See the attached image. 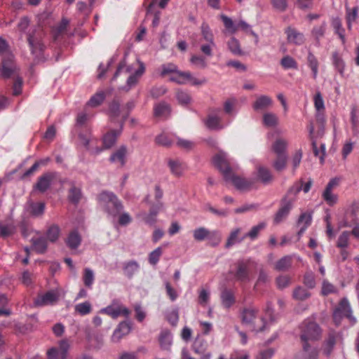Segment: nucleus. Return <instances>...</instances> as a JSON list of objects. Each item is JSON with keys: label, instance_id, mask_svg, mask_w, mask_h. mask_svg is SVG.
<instances>
[{"label": "nucleus", "instance_id": "nucleus-1", "mask_svg": "<svg viewBox=\"0 0 359 359\" xmlns=\"http://www.w3.org/2000/svg\"><path fill=\"white\" fill-rule=\"evenodd\" d=\"M100 206L114 217L118 216L123 210V205L117 196L111 192L103 191L97 196Z\"/></svg>", "mask_w": 359, "mask_h": 359}, {"label": "nucleus", "instance_id": "nucleus-2", "mask_svg": "<svg viewBox=\"0 0 359 359\" xmlns=\"http://www.w3.org/2000/svg\"><path fill=\"white\" fill-rule=\"evenodd\" d=\"M300 338L303 343V350L307 351L309 341L319 339L321 330L316 323L311 320H304L300 326Z\"/></svg>", "mask_w": 359, "mask_h": 359}, {"label": "nucleus", "instance_id": "nucleus-3", "mask_svg": "<svg viewBox=\"0 0 359 359\" xmlns=\"http://www.w3.org/2000/svg\"><path fill=\"white\" fill-rule=\"evenodd\" d=\"M257 309L250 307L245 309L241 313L242 323L248 327L251 331L261 332L265 330L266 323L263 318L259 319L262 325H256L255 320L257 319Z\"/></svg>", "mask_w": 359, "mask_h": 359}, {"label": "nucleus", "instance_id": "nucleus-4", "mask_svg": "<svg viewBox=\"0 0 359 359\" xmlns=\"http://www.w3.org/2000/svg\"><path fill=\"white\" fill-rule=\"evenodd\" d=\"M170 80L180 85L190 83L193 86H201L207 82L205 78L199 79L195 78L190 72H182L178 69L170 77Z\"/></svg>", "mask_w": 359, "mask_h": 359}, {"label": "nucleus", "instance_id": "nucleus-5", "mask_svg": "<svg viewBox=\"0 0 359 359\" xmlns=\"http://www.w3.org/2000/svg\"><path fill=\"white\" fill-rule=\"evenodd\" d=\"M99 313L107 314L113 319H116L121 315L128 317L130 311L119 300L114 299L109 306L101 309Z\"/></svg>", "mask_w": 359, "mask_h": 359}, {"label": "nucleus", "instance_id": "nucleus-6", "mask_svg": "<svg viewBox=\"0 0 359 359\" xmlns=\"http://www.w3.org/2000/svg\"><path fill=\"white\" fill-rule=\"evenodd\" d=\"M60 297V290L54 289L44 293H40L34 301L35 306L42 307L54 305L57 303Z\"/></svg>", "mask_w": 359, "mask_h": 359}, {"label": "nucleus", "instance_id": "nucleus-7", "mask_svg": "<svg viewBox=\"0 0 359 359\" xmlns=\"http://www.w3.org/2000/svg\"><path fill=\"white\" fill-rule=\"evenodd\" d=\"M212 161L215 166L222 173L224 180H229L230 174L232 172L227 154L223 151H219L213 157Z\"/></svg>", "mask_w": 359, "mask_h": 359}, {"label": "nucleus", "instance_id": "nucleus-8", "mask_svg": "<svg viewBox=\"0 0 359 359\" xmlns=\"http://www.w3.org/2000/svg\"><path fill=\"white\" fill-rule=\"evenodd\" d=\"M58 346V348L52 347L47 351L48 359H68V351L70 348L68 339L60 340Z\"/></svg>", "mask_w": 359, "mask_h": 359}, {"label": "nucleus", "instance_id": "nucleus-9", "mask_svg": "<svg viewBox=\"0 0 359 359\" xmlns=\"http://www.w3.org/2000/svg\"><path fill=\"white\" fill-rule=\"evenodd\" d=\"M220 112V109H216L212 110V112L208 114L205 123L209 129L220 130L229 124V123L225 124L222 123V118L219 115Z\"/></svg>", "mask_w": 359, "mask_h": 359}, {"label": "nucleus", "instance_id": "nucleus-10", "mask_svg": "<svg viewBox=\"0 0 359 359\" xmlns=\"http://www.w3.org/2000/svg\"><path fill=\"white\" fill-rule=\"evenodd\" d=\"M79 140L86 149L92 154L97 155L103 151L102 147H98L97 140L91 135H79Z\"/></svg>", "mask_w": 359, "mask_h": 359}, {"label": "nucleus", "instance_id": "nucleus-11", "mask_svg": "<svg viewBox=\"0 0 359 359\" xmlns=\"http://www.w3.org/2000/svg\"><path fill=\"white\" fill-rule=\"evenodd\" d=\"M194 238L196 241H201L205 238L214 239V245H217L220 240L221 236L217 231L210 232L207 229L204 227H200L196 229L193 232Z\"/></svg>", "mask_w": 359, "mask_h": 359}, {"label": "nucleus", "instance_id": "nucleus-12", "mask_svg": "<svg viewBox=\"0 0 359 359\" xmlns=\"http://www.w3.org/2000/svg\"><path fill=\"white\" fill-rule=\"evenodd\" d=\"M27 41L32 53L35 57H39L44 48V46L41 40V36L39 34H36L35 32L29 33L27 36Z\"/></svg>", "mask_w": 359, "mask_h": 359}, {"label": "nucleus", "instance_id": "nucleus-13", "mask_svg": "<svg viewBox=\"0 0 359 359\" xmlns=\"http://www.w3.org/2000/svg\"><path fill=\"white\" fill-rule=\"evenodd\" d=\"M341 316H344L353 322H355V318L352 316V310L350 304L346 298H343L341 300L339 306L334 310L333 314L335 320H337L338 318L339 319Z\"/></svg>", "mask_w": 359, "mask_h": 359}, {"label": "nucleus", "instance_id": "nucleus-14", "mask_svg": "<svg viewBox=\"0 0 359 359\" xmlns=\"http://www.w3.org/2000/svg\"><path fill=\"white\" fill-rule=\"evenodd\" d=\"M338 185V180L337 179H332L327 184L322 196L324 201L330 206L337 203L338 197L337 195L332 192L334 187Z\"/></svg>", "mask_w": 359, "mask_h": 359}, {"label": "nucleus", "instance_id": "nucleus-15", "mask_svg": "<svg viewBox=\"0 0 359 359\" xmlns=\"http://www.w3.org/2000/svg\"><path fill=\"white\" fill-rule=\"evenodd\" d=\"M131 331L130 323L128 321L121 322L111 336L112 343H118L123 337L128 335Z\"/></svg>", "mask_w": 359, "mask_h": 359}, {"label": "nucleus", "instance_id": "nucleus-16", "mask_svg": "<svg viewBox=\"0 0 359 359\" xmlns=\"http://www.w3.org/2000/svg\"><path fill=\"white\" fill-rule=\"evenodd\" d=\"M234 276L237 280L245 282L250 280L249 262L241 260L237 262Z\"/></svg>", "mask_w": 359, "mask_h": 359}, {"label": "nucleus", "instance_id": "nucleus-17", "mask_svg": "<svg viewBox=\"0 0 359 359\" xmlns=\"http://www.w3.org/2000/svg\"><path fill=\"white\" fill-rule=\"evenodd\" d=\"M285 33L287 36V41L290 44L301 46L305 42V36L303 33L299 32L297 29L289 27Z\"/></svg>", "mask_w": 359, "mask_h": 359}, {"label": "nucleus", "instance_id": "nucleus-18", "mask_svg": "<svg viewBox=\"0 0 359 359\" xmlns=\"http://www.w3.org/2000/svg\"><path fill=\"white\" fill-rule=\"evenodd\" d=\"M294 199L293 198L287 199L284 198L281 203V207L276 214L274 217V222L278 224L285 219L288 215L290 210L292 208Z\"/></svg>", "mask_w": 359, "mask_h": 359}, {"label": "nucleus", "instance_id": "nucleus-19", "mask_svg": "<svg viewBox=\"0 0 359 359\" xmlns=\"http://www.w3.org/2000/svg\"><path fill=\"white\" fill-rule=\"evenodd\" d=\"M55 172H47L41 176L35 185V189L40 192L46 191L50 186L53 180L55 178Z\"/></svg>", "mask_w": 359, "mask_h": 359}, {"label": "nucleus", "instance_id": "nucleus-20", "mask_svg": "<svg viewBox=\"0 0 359 359\" xmlns=\"http://www.w3.org/2000/svg\"><path fill=\"white\" fill-rule=\"evenodd\" d=\"M272 104L273 100L271 97L262 95L256 98L252 107L255 111H262L271 107Z\"/></svg>", "mask_w": 359, "mask_h": 359}, {"label": "nucleus", "instance_id": "nucleus-21", "mask_svg": "<svg viewBox=\"0 0 359 359\" xmlns=\"http://www.w3.org/2000/svg\"><path fill=\"white\" fill-rule=\"evenodd\" d=\"M162 207L163 204L159 203L156 206H153L149 213L140 212L138 217H141L146 224L154 225L156 222V216Z\"/></svg>", "mask_w": 359, "mask_h": 359}, {"label": "nucleus", "instance_id": "nucleus-22", "mask_svg": "<svg viewBox=\"0 0 359 359\" xmlns=\"http://www.w3.org/2000/svg\"><path fill=\"white\" fill-rule=\"evenodd\" d=\"M138 69H137L135 72L133 74H131L127 79L126 86L124 88L126 91L129 90L131 88L137 83L139 79L142 76L145 71L144 63L138 60Z\"/></svg>", "mask_w": 359, "mask_h": 359}, {"label": "nucleus", "instance_id": "nucleus-23", "mask_svg": "<svg viewBox=\"0 0 359 359\" xmlns=\"http://www.w3.org/2000/svg\"><path fill=\"white\" fill-rule=\"evenodd\" d=\"M127 155V148L125 146L120 147L117 150L114 151L110 156V162L123 166L126 163Z\"/></svg>", "mask_w": 359, "mask_h": 359}, {"label": "nucleus", "instance_id": "nucleus-24", "mask_svg": "<svg viewBox=\"0 0 359 359\" xmlns=\"http://www.w3.org/2000/svg\"><path fill=\"white\" fill-rule=\"evenodd\" d=\"M228 181H231L236 188L241 191L249 190L253 185L252 180L235 176L232 173L230 174V179Z\"/></svg>", "mask_w": 359, "mask_h": 359}, {"label": "nucleus", "instance_id": "nucleus-25", "mask_svg": "<svg viewBox=\"0 0 359 359\" xmlns=\"http://www.w3.org/2000/svg\"><path fill=\"white\" fill-rule=\"evenodd\" d=\"M16 231V226L12 219H8L5 222H0V236L6 238L13 236Z\"/></svg>", "mask_w": 359, "mask_h": 359}, {"label": "nucleus", "instance_id": "nucleus-26", "mask_svg": "<svg viewBox=\"0 0 359 359\" xmlns=\"http://www.w3.org/2000/svg\"><path fill=\"white\" fill-rule=\"evenodd\" d=\"M122 127H123V122L121 123L119 129L111 130L104 135L103 144H104V149H109L116 143L117 137L121 133Z\"/></svg>", "mask_w": 359, "mask_h": 359}, {"label": "nucleus", "instance_id": "nucleus-27", "mask_svg": "<svg viewBox=\"0 0 359 359\" xmlns=\"http://www.w3.org/2000/svg\"><path fill=\"white\" fill-rule=\"evenodd\" d=\"M359 8L354 6L353 8L346 6L345 18L347 24V28L349 31L352 29V26L358 18Z\"/></svg>", "mask_w": 359, "mask_h": 359}, {"label": "nucleus", "instance_id": "nucleus-28", "mask_svg": "<svg viewBox=\"0 0 359 359\" xmlns=\"http://www.w3.org/2000/svg\"><path fill=\"white\" fill-rule=\"evenodd\" d=\"M140 264L135 260H130L123 263V271L128 278H132L140 270Z\"/></svg>", "mask_w": 359, "mask_h": 359}, {"label": "nucleus", "instance_id": "nucleus-29", "mask_svg": "<svg viewBox=\"0 0 359 359\" xmlns=\"http://www.w3.org/2000/svg\"><path fill=\"white\" fill-rule=\"evenodd\" d=\"M168 164L171 173L176 177L181 176L185 169V165L179 159H170Z\"/></svg>", "mask_w": 359, "mask_h": 359}, {"label": "nucleus", "instance_id": "nucleus-30", "mask_svg": "<svg viewBox=\"0 0 359 359\" xmlns=\"http://www.w3.org/2000/svg\"><path fill=\"white\" fill-rule=\"evenodd\" d=\"M160 346L164 350H169L172 345V336L168 330H161L158 337Z\"/></svg>", "mask_w": 359, "mask_h": 359}, {"label": "nucleus", "instance_id": "nucleus-31", "mask_svg": "<svg viewBox=\"0 0 359 359\" xmlns=\"http://www.w3.org/2000/svg\"><path fill=\"white\" fill-rule=\"evenodd\" d=\"M331 25L334 33L338 35L341 41L342 44L346 43L345 29L342 27V23L339 18H332Z\"/></svg>", "mask_w": 359, "mask_h": 359}, {"label": "nucleus", "instance_id": "nucleus-32", "mask_svg": "<svg viewBox=\"0 0 359 359\" xmlns=\"http://www.w3.org/2000/svg\"><path fill=\"white\" fill-rule=\"evenodd\" d=\"M81 242V237L76 230L71 231L66 238V244L72 250L76 249L80 245Z\"/></svg>", "mask_w": 359, "mask_h": 359}, {"label": "nucleus", "instance_id": "nucleus-33", "mask_svg": "<svg viewBox=\"0 0 359 359\" xmlns=\"http://www.w3.org/2000/svg\"><path fill=\"white\" fill-rule=\"evenodd\" d=\"M201 40L205 42L210 43L211 46H216L215 42L213 33L210 28L209 25L205 22L201 25Z\"/></svg>", "mask_w": 359, "mask_h": 359}, {"label": "nucleus", "instance_id": "nucleus-34", "mask_svg": "<svg viewBox=\"0 0 359 359\" xmlns=\"http://www.w3.org/2000/svg\"><path fill=\"white\" fill-rule=\"evenodd\" d=\"M170 114V106L165 102H161L154 107V115L156 117L166 118Z\"/></svg>", "mask_w": 359, "mask_h": 359}, {"label": "nucleus", "instance_id": "nucleus-35", "mask_svg": "<svg viewBox=\"0 0 359 359\" xmlns=\"http://www.w3.org/2000/svg\"><path fill=\"white\" fill-rule=\"evenodd\" d=\"M257 179L264 184H269L273 180V176L269 169L259 166L257 168Z\"/></svg>", "mask_w": 359, "mask_h": 359}, {"label": "nucleus", "instance_id": "nucleus-36", "mask_svg": "<svg viewBox=\"0 0 359 359\" xmlns=\"http://www.w3.org/2000/svg\"><path fill=\"white\" fill-rule=\"evenodd\" d=\"M222 304L224 307L229 309L235 302L233 293L227 289H224L221 293Z\"/></svg>", "mask_w": 359, "mask_h": 359}, {"label": "nucleus", "instance_id": "nucleus-37", "mask_svg": "<svg viewBox=\"0 0 359 359\" xmlns=\"http://www.w3.org/2000/svg\"><path fill=\"white\" fill-rule=\"evenodd\" d=\"M312 220V215L310 212L302 213L298 220V224L301 226L300 230L298 233L301 235L304 232L307 227L311 224Z\"/></svg>", "mask_w": 359, "mask_h": 359}, {"label": "nucleus", "instance_id": "nucleus-38", "mask_svg": "<svg viewBox=\"0 0 359 359\" xmlns=\"http://www.w3.org/2000/svg\"><path fill=\"white\" fill-rule=\"evenodd\" d=\"M32 243L34 250L38 253H43L47 249V241L43 237L32 238Z\"/></svg>", "mask_w": 359, "mask_h": 359}, {"label": "nucleus", "instance_id": "nucleus-39", "mask_svg": "<svg viewBox=\"0 0 359 359\" xmlns=\"http://www.w3.org/2000/svg\"><path fill=\"white\" fill-rule=\"evenodd\" d=\"M313 102L315 109L317 111L316 117L318 119H320L321 111H323L325 109L324 100L320 92H316L313 97Z\"/></svg>", "mask_w": 359, "mask_h": 359}, {"label": "nucleus", "instance_id": "nucleus-40", "mask_svg": "<svg viewBox=\"0 0 359 359\" xmlns=\"http://www.w3.org/2000/svg\"><path fill=\"white\" fill-rule=\"evenodd\" d=\"M263 124L266 127H275L278 124V117L272 112H266L262 117Z\"/></svg>", "mask_w": 359, "mask_h": 359}, {"label": "nucleus", "instance_id": "nucleus-41", "mask_svg": "<svg viewBox=\"0 0 359 359\" xmlns=\"http://www.w3.org/2000/svg\"><path fill=\"white\" fill-rule=\"evenodd\" d=\"M292 259L291 255L284 256L276 263L275 269L279 271L289 269L292 265Z\"/></svg>", "mask_w": 359, "mask_h": 359}, {"label": "nucleus", "instance_id": "nucleus-42", "mask_svg": "<svg viewBox=\"0 0 359 359\" xmlns=\"http://www.w3.org/2000/svg\"><path fill=\"white\" fill-rule=\"evenodd\" d=\"M240 232L241 229L239 228L235 229L231 232L226 243V248H230L236 243H241L245 239V238H244V235L241 238L238 237Z\"/></svg>", "mask_w": 359, "mask_h": 359}, {"label": "nucleus", "instance_id": "nucleus-43", "mask_svg": "<svg viewBox=\"0 0 359 359\" xmlns=\"http://www.w3.org/2000/svg\"><path fill=\"white\" fill-rule=\"evenodd\" d=\"M307 62L313 72V78L316 79L318 73V62L316 56L311 52H309Z\"/></svg>", "mask_w": 359, "mask_h": 359}, {"label": "nucleus", "instance_id": "nucleus-44", "mask_svg": "<svg viewBox=\"0 0 359 359\" xmlns=\"http://www.w3.org/2000/svg\"><path fill=\"white\" fill-rule=\"evenodd\" d=\"M352 130L354 135L359 134V110L353 107L351 112Z\"/></svg>", "mask_w": 359, "mask_h": 359}, {"label": "nucleus", "instance_id": "nucleus-45", "mask_svg": "<svg viewBox=\"0 0 359 359\" xmlns=\"http://www.w3.org/2000/svg\"><path fill=\"white\" fill-rule=\"evenodd\" d=\"M104 99L105 94L104 92L97 93L90 97L86 105L90 107H97L103 102Z\"/></svg>", "mask_w": 359, "mask_h": 359}, {"label": "nucleus", "instance_id": "nucleus-46", "mask_svg": "<svg viewBox=\"0 0 359 359\" xmlns=\"http://www.w3.org/2000/svg\"><path fill=\"white\" fill-rule=\"evenodd\" d=\"M311 296V293L306 290L305 288L298 286L297 287L292 294V297L296 300L303 301L308 298H309Z\"/></svg>", "mask_w": 359, "mask_h": 359}, {"label": "nucleus", "instance_id": "nucleus-47", "mask_svg": "<svg viewBox=\"0 0 359 359\" xmlns=\"http://www.w3.org/2000/svg\"><path fill=\"white\" fill-rule=\"evenodd\" d=\"M75 311L81 316H86L91 313L92 304L90 302L86 301L84 302L77 304L74 307Z\"/></svg>", "mask_w": 359, "mask_h": 359}, {"label": "nucleus", "instance_id": "nucleus-48", "mask_svg": "<svg viewBox=\"0 0 359 359\" xmlns=\"http://www.w3.org/2000/svg\"><path fill=\"white\" fill-rule=\"evenodd\" d=\"M311 145L314 155L316 156L319 157L320 162L323 163L325 155V145L324 144H322L320 145V149H319L317 147L316 140L313 137H311Z\"/></svg>", "mask_w": 359, "mask_h": 359}, {"label": "nucleus", "instance_id": "nucleus-49", "mask_svg": "<svg viewBox=\"0 0 359 359\" xmlns=\"http://www.w3.org/2000/svg\"><path fill=\"white\" fill-rule=\"evenodd\" d=\"M229 50L236 55H243V51L241 48L240 43L235 37H231L227 43Z\"/></svg>", "mask_w": 359, "mask_h": 359}, {"label": "nucleus", "instance_id": "nucleus-50", "mask_svg": "<svg viewBox=\"0 0 359 359\" xmlns=\"http://www.w3.org/2000/svg\"><path fill=\"white\" fill-rule=\"evenodd\" d=\"M82 194L81 189L79 187L72 186L68 193V198L70 202L76 204L79 202L81 198Z\"/></svg>", "mask_w": 359, "mask_h": 359}, {"label": "nucleus", "instance_id": "nucleus-51", "mask_svg": "<svg viewBox=\"0 0 359 359\" xmlns=\"http://www.w3.org/2000/svg\"><path fill=\"white\" fill-rule=\"evenodd\" d=\"M266 227V223L262 222L254 226L250 231L244 235V238H250L252 241L257 238L259 232Z\"/></svg>", "mask_w": 359, "mask_h": 359}, {"label": "nucleus", "instance_id": "nucleus-52", "mask_svg": "<svg viewBox=\"0 0 359 359\" xmlns=\"http://www.w3.org/2000/svg\"><path fill=\"white\" fill-rule=\"evenodd\" d=\"M281 66L285 69H297L298 67L297 62L296 60L290 55H285L284 56L280 62Z\"/></svg>", "mask_w": 359, "mask_h": 359}, {"label": "nucleus", "instance_id": "nucleus-53", "mask_svg": "<svg viewBox=\"0 0 359 359\" xmlns=\"http://www.w3.org/2000/svg\"><path fill=\"white\" fill-rule=\"evenodd\" d=\"M13 72V67L11 64V59L9 58L8 60L3 59L2 60V69L1 70V74L4 78H8L11 76Z\"/></svg>", "mask_w": 359, "mask_h": 359}, {"label": "nucleus", "instance_id": "nucleus-54", "mask_svg": "<svg viewBox=\"0 0 359 359\" xmlns=\"http://www.w3.org/2000/svg\"><path fill=\"white\" fill-rule=\"evenodd\" d=\"M287 147V142L283 139H278L276 140V142L273 143L272 146V149L273 151L277 154V156L279 155H285V150Z\"/></svg>", "mask_w": 359, "mask_h": 359}, {"label": "nucleus", "instance_id": "nucleus-55", "mask_svg": "<svg viewBox=\"0 0 359 359\" xmlns=\"http://www.w3.org/2000/svg\"><path fill=\"white\" fill-rule=\"evenodd\" d=\"M325 31L326 23L323 22L321 25L313 27L311 34L319 42L320 39L324 36Z\"/></svg>", "mask_w": 359, "mask_h": 359}, {"label": "nucleus", "instance_id": "nucleus-56", "mask_svg": "<svg viewBox=\"0 0 359 359\" xmlns=\"http://www.w3.org/2000/svg\"><path fill=\"white\" fill-rule=\"evenodd\" d=\"M94 280H95V275H94L93 271L89 268H86L84 269L83 277V280L84 285L87 287L91 288L92 285L94 283Z\"/></svg>", "mask_w": 359, "mask_h": 359}, {"label": "nucleus", "instance_id": "nucleus-57", "mask_svg": "<svg viewBox=\"0 0 359 359\" xmlns=\"http://www.w3.org/2000/svg\"><path fill=\"white\" fill-rule=\"evenodd\" d=\"M45 210L44 203H32L30 205V212L33 216H41Z\"/></svg>", "mask_w": 359, "mask_h": 359}, {"label": "nucleus", "instance_id": "nucleus-58", "mask_svg": "<svg viewBox=\"0 0 359 359\" xmlns=\"http://www.w3.org/2000/svg\"><path fill=\"white\" fill-rule=\"evenodd\" d=\"M176 98L178 102L182 105H187L191 101L190 95L184 90H178L176 93Z\"/></svg>", "mask_w": 359, "mask_h": 359}, {"label": "nucleus", "instance_id": "nucleus-59", "mask_svg": "<svg viewBox=\"0 0 359 359\" xmlns=\"http://www.w3.org/2000/svg\"><path fill=\"white\" fill-rule=\"evenodd\" d=\"M332 62L335 68L338 70L340 74H343L344 70L345 64L341 56L337 52H334L332 54Z\"/></svg>", "mask_w": 359, "mask_h": 359}, {"label": "nucleus", "instance_id": "nucleus-60", "mask_svg": "<svg viewBox=\"0 0 359 359\" xmlns=\"http://www.w3.org/2000/svg\"><path fill=\"white\" fill-rule=\"evenodd\" d=\"M60 228L57 225L50 226L46 232V237L50 242H55L57 240L60 235Z\"/></svg>", "mask_w": 359, "mask_h": 359}, {"label": "nucleus", "instance_id": "nucleus-61", "mask_svg": "<svg viewBox=\"0 0 359 359\" xmlns=\"http://www.w3.org/2000/svg\"><path fill=\"white\" fill-rule=\"evenodd\" d=\"M221 19L224 25V27L231 34H234L237 32L236 24H235L230 18L224 15H222Z\"/></svg>", "mask_w": 359, "mask_h": 359}, {"label": "nucleus", "instance_id": "nucleus-62", "mask_svg": "<svg viewBox=\"0 0 359 359\" xmlns=\"http://www.w3.org/2000/svg\"><path fill=\"white\" fill-rule=\"evenodd\" d=\"M351 233L349 231H343L339 236L337 246L339 248H345L348 245V241Z\"/></svg>", "mask_w": 359, "mask_h": 359}, {"label": "nucleus", "instance_id": "nucleus-63", "mask_svg": "<svg viewBox=\"0 0 359 359\" xmlns=\"http://www.w3.org/2000/svg\"><path fill=\"white\" fill-rule=\"evenodd\" d=\"M302 189V182L299 181L296 182L288 191L287 196L285 198L290 199L293 198L295 200V196Z\"/></svg>", "mask_w": 359, "mask_h": 359}, {"label": "nucleus", "instance_id": "nucleus-64", "mask_svg": "<svg viewBox=\"0 0 359 359\" xmlns=\"http://www.w3.org/2000/svg\"><path fill=\"white\" fill-rule=\"evenodd\" d=\"M68 25L69 20L63 18L60 23L54 29V37L55 39L66 31Z\"/></svg>", "mask_w": 359, "mask_h": 359}]
</instances>
